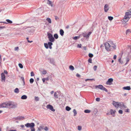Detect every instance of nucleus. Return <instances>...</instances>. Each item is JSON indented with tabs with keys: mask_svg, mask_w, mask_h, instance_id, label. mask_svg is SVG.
Masks as SVG:
<instances>
[{
	"mask_svg": "<svg viewBox=\"0 0 131 131\" xmlns=\"http://www.w3.org/2000/svg\"><path fill=\"white\" fill-rule=\"evenodd\" d=\"M34 74L33 72L32 71L31 72V76H34Z\"/></svg>",
	"mask_w": 131,
	"mask_h": 131,
	"instance_id": "52",
	"label": "nucleus"
},
{
	"mask_svg": "<svg viewBox=\"0 0 131 131\" xmlns=\"http://www.w3.org/2000/svg\"><path fill=\"white\" fill-rule=\"evenodd\" d=\"M88 55L89 57L91 58L93 57V55L91 53H89Z\"/></svg>",
	"mask_w": 131,
	"mask_h": 131,
	"instance_id": "39",
	"label": "nucleus"
},
{
	"mask_svg": "<svg viewBox=\"0 0 131 131\" xmlns=\"http://www.w3.org/2000/svg\"><path fill=\"white\" fill-rule=\"evenodd\" d=\"M43 71L42 72L40 70L39 71H41V72H42V73L43 74H46L47 73V71L46 70H45L44 69H43Z\"/></svg>",
	"mask_w": 131,
	"mask_h": 131,
	"instance_id": "19",
	"label": "nucleus"
},
{
	"mask_svg": "<svg viewBox=\"0 0 131 131\" xmlns=\"http://www.w3.org/2000/svg\"><path fill=\"white\" fill-rule=\"evenodd\" d=\"M53 36L54 38V39L55 38L56 39H57L58 38V34H54V35Z\"/></svg>",
	"mask_w": 131,
	"mask_h": 131,
	"instance_id": "20",
	"label": "nucleus"
},
{
	"mask_svg": "<svg viewBox=\"0 0 131 131\" xmlns=\"http://www.w3.org/2000/svg\"><path fill=\"white\" fill-rule=\"evenodd\" d=\"M46 20L49 23H51V20L50 18H48L46 19Z\"/></svg>",
	"mask_w": 131,
	"mask_h": 131,
	"instance_id": "26",
	"label": "nucleus"
},
{
	"mask_svg": "<svg viewBox=\"0 0 131 131\" xmlns=\"http://www.w3.org/2000/svg\"><path fill=\"white\" fill-rule=\"evenodd\" d=\"M118 112L120 114H122L123 113V111L121 110H120L118 111Z\"/></svg>",
	"mask_w": 131,
	"mask_h": 131,
	"instance_id": "50",
	"label": "nucleus"
},
{
	"mask_svg": "<svg viewBox=\"0 0 131 131\" xmlns=\"http://www.w3.org/2000/svg\"><path fill=\"white\" fill-rule=\"evenodd\" d=\"M66 109L67 111H69L71 110V108L67 106L66 107Z\"/></svg>",
	"mask_w": 131,
	"mask_h": 131,
	"instance_id": "24",
	"label": "nucleus"
},
{
	"mask_svg": "<svg viewBox=\"0 0 131 131\" xmlns=\"http://www.w3.org/2000/svg\"><path fill=\"white\" fill-rule=\"evenodd\" d=\"M69 68L72 71L74 69L73 66L72 65L70 66L69 67Z\"/></svg>",
	"mask_w": 131,
	"mask_h": 131,
	"instance_id": "21",
	"label": "nucleus"
},
{
	"mask_svg": "<svg viewBox=\"0 0 131 131\" xmlns=\"http://www.w3.org/2000/svg\"><path fill=\"white\" fill-rule=\"evenodd\" d=\"M20 127L22 128H24L25 127V126L24 125H20Z\"/></svg>",
	"mask_w": 131,
	"mask_h": 131,
	"instance_id": "64",
	"label": "nucleus"
},
{
	"mask_svg": "<svg viewBox=\"0 0 131 131\" xmlns=\"http://www.w3.org/2000/svg\"><path fill=\"white\" fill-rule=\"evenodd\" d=\"M123 89L124 90H129L131 89L130 86H129L124 87L123 88Z\"/></svg>",
	"mask_w": 131,
	"mask_h": 131,
	"instance_id": "14",
	"label": "nucleus"
},
{
	"mask_svg": "<svg viewBox=\"0 0 131 131\" xmlns=\"http://www.w3.org/2000/svg\"><path fill=\"white\" fill-rule=\"evenodd\" d=\"M130 32V30L129 29H127L126 31V34H127L128 33Z\"/></svg>",
	"mask_w": 131,
	"mask_h": 131,
	"instance_id": "53",
	"label": "nucleus"
},
{
	"mask_svg": "<svg viewBox=\"0 0 131 131\" xmlns=\"http://www.w3.org/2000/svg\"><path fill=\"white\" fill-rule=\"evenodd\" d=\"M50 63L52 64H53L54 63V60L53 59H51L50 60Z\"/></svg>",
	"mask_w": 131,
	"mask_h": 131,
	"instance_id": "45",
	"label": "nucleus"
},
{
	"mask_svg": "<svg viewBox=\"0 0 131 131\" xmlns=\"http://www.w3.org/2000/svg\"><path fill=\"white\" fill-rule=\"evenodd\" d=\"M43 126H40L38 128V130L41 131V129H43Z\"/></svg>",
	"mask_w": 131,
	"mask_h": 131,
	"instance_id": "23",
	"label": "nucleus"
},
{
	"mask_svg": "<svg viewBox=\"0 0 131 131\" xmlns=\"http://www.w3.org/2000/svg\"><path fill=\"white\" fill-rule=\"evenodd\" d=\"M54 96L56 98H58V95L56 92H55L54 94Z\"/></svg>",
	"mask_w": 131,
	"mask_h": 131,
	"instance_id": "36",
	"label": "nucleus"
},
{
	"mask_svg": "<svg viewBox=\"0 0 131 131\" xmlns=\"http://www.w3.org/2000/svg\"><path fill=\"white\" fill-rule=\"evenodd\" d=\"M113 78H109L106 82V84L107 85H111L112 84V82L113 81Z\"/></svg>",
	"mask_w": 131,
	"mask_h": 131,
	"instance_id": "9",
	"label": "nucleus"
},
{
	"mask_svg": "<svg viewBox=\"0 0 131 131\" xmlns=\"http://www.w3.org/2000/svg\"><path fill=\"white\" fill-rule=\"evenodd\" d=\"M59 32L60 35L62 36H63V35L64 32L63 30L62 29H60V30Z\"/></svg>",
	"mask_w": 131,
	"mask_h": 131,
	"instance_id": "15",
	"label": "nucleus"
},
{
	"mask_svg": "<svg viewBox=\"0 0 131 131\" xmlns=\"http://www.w3.org/2000/svg\"><path fill=\"white\" fill-rule=\"evenodd\" d=\"M131 17V15L128 12H126L124 18L122 19V21L123 24H125L129 20Z\"/></svg>",
	"mask_w": 131,
	"mask_h": 131,
	"instance_id": "1",
	"label": "nucleus"
},
{
	"mask_svg": "<svg viewBox=\"0 0 131 131\" xmlns=\"http://www.w3.org/2000/svg\"><path fill=\"white\" fill-rule=\"evenodd\" d=\"M6 20L7 22V24L8 23L11 24L13 22L12 21L9 19H6Z\"/></svg>",
	"mask_w": 131,
	"mask_h": 131,
	"instance_id": "22",
	"label": "nucleus"
},
{
	"mask_svg": "<svg viewBox=\"0 0 131 131\" xmlns=\"http://www.w3.org/2000/svg\"><path fill=\"white\" fill-rule=\"evenodd\" d=\"M36 12L38 14H39L42 12V10L40 9H37L36 10Z\"/></svg>",
	"mask_w": 131,
	"mask_h": 131,
	"instance_id": "16",
	"label": "nucleus"
},
{
	"mask_svg": "<svg viewBox=\"0 0 131 131\" xmlns=\"http://www.w3.org/2000/svg\"><path fill=\"white\" fill-rule=\"evenodd\" d=\"M18 65L19 67L21 69L23 68V66L22 64L19 63L18 64Z\"/></svg>",
	"mask_w": 131,
	"mask_h": 131,
	"instance_id": "40",
	"label": "nucleus"
},
{
	"mask_svg": "<svg viewBox=\"0 0 131 131\" xmlns=\"http://www.w3.org/2000/svg\"><path fill=\"white\" fill-rule=\"evenodd\" d=\"M1 77L2 81L3 82L4 81V82H5V76L4 73H1Z\"/></svg>",
	"mask_w": 131,
	"mask_h": 131,
	"instance_id": "13",
	"label": "nucleus"
},
{
	"mask_svg": "<svg viewBox=\"0 0 131 131\" xmlns=\"http://www.w3.org/2000/svg\"><path fill=\"white\" fill-rule=\"evenodd\" d=\"M47 4L50 5L52 7H53V4H52L51 2L50 1H49L47 2Z\"/></svg>",
	"mask_w": 131,
	"mask_h": 131,
	"instance_id": "18",
	"label": "nucleus"
},
{
	"mask_svg": "<svg viewBox=\"0 0 131 131\" xmlns=\"http://www.w3.org/2000/svg\"><path fill=\"white\" fill-rule=\"evenodd\" d=\"M24 117L22 116H19V120H23L24 119Z\"/></svg>",
	"mask_w": 131,
	"mask_h": 131,
	"instance_id": "27",
	"label": "nucleus"
},
{
	"mask_svg": "<svg viewBox=\"0 0 131 131\" xmlns=\"http://www.w3.org/2000/svg\"><path fill=\"white\" fill-rule=\"evenodd\" d=\"M92 59L91 58H89V59L88 60V62L90 63H92Z\"/></svg>",
	"mask_w": 131,
	"mask_h": 131,
	"instance_id": "46",
	"label": "nucleus"
},
{
	"mask_svg": "<svg viewBox=\"0 0 131 131\" xmlns=\"http://www.w3.org/2000/svg\"><path fill=\"white\" fill-rule=\"evenodd\" d=\"M125 112H129V110L128 109H126L125 110Z\"/></svg>",
	"mask_w": 131,
	"mask_h": 131,
	"instance_id": "60",
	"label": "nucleus"
},
{
	"mask_svg": "<svg viewBox=\"0 0 131 131\" xmlns=\"http://www.w3.org/2000/svg\"><path fill=\"white\" fill-rule=\"evenodd\" d=\"M96 100L97 102H99L100 101V99L99 98H96Z\"/></svg>",
	"mask_w": 131,
	"mask_h": 131,
	"instance_id": "49",
	"label": "nucleus"
},
{
	"mask_svg": "<svg viewBox=\"0 0 131 131\" xmlns=\"http://www.w3.org/2000/svg\"><path fill=\"white\" fill-rule=\"evenodd\" d=\"M73 113H74V116H76L77 114V111L75 109H74L73 111Z\"/></svg>",
	"mask_w": 131,
	"mask_h": 131,
	"instance_id": "31",
	"label": "nucleus"
},
{
	"mask_svg": "<svg viewBox=\"0 0 131 131\" xmlns=\"http://www.w3.org/2000/svg\"><path fill=\"white\" fill-rule=\"evenodd\" d=\"M17 106V104L16 103L12 102H9L8 108H14Z\"/></svg>",
	"mask_w": 131,
	"mask_h": 131,
	"instance_id": "2",
	"label": "nucleus"
},
{
	"mask_svg": "<svg viewBox=\"0 0 131 131\" xmlns=\"http://www.w3.org/2000/svg\"><path fill=\"white\" fill-rule=\"evenodd\" d=\"M43 129L46 131H47L48 130V128L47 126H46L44 128H43Z\"/></svg>",
	"mask_w": 131,
	"mask_h": 131,
	"instance_id": "47",
	"label": "nucleus"
},
{
	"mask_svg": "<svg viewBox=\"0 0 131 131\" xmlns=\"http://www.w3.org/2000/svg\"><path fill=\"white\" fill-rule=\"evenodd\" d=\"M108 18L111 21L113 20V18L112 16H109L108 17Z\"/></svg>",
	"mask_w": 131,
	"mask_h": 131,
	"instance_id": "33",
	"label": "nucleus"
},
{
	"mask_svg": "<svg viewBox=\"0 0 131 131\" xmlns=\"http://www.w3.org/2000/svg\"><path fill=\"white\" fill-rule=\"evenodd\" d=\"M113 45H114V46H112V47H113V48L114 49H116V45H114V44H113Z\"/></svg>",
	"mask_w": 131,
	"mask_h": 131,
	"instance_id": "61",
	"label": "nucleus"
},
{
	"mask_svg": "<svg viewBox=\"0 0 131 131\" xmlns=\"http://www.w3.org/2000/svg\"><path fill=\"white\" fill-rule=\"evenodd\" d=\"M47 35L50 42H53L54 41L55 39L51 34L48 32L47 33Z\"/></svg>",
	"mask_w": 131,
	"mask_h": 131,
	"instance_id": "3",
	"label": "nucleus"
},
{
	"mask_svg": "<svg viewBox=\"0 0 131 131\" xmlns=\"http://www.w3.org/2000/svg\"><path fill=\"white\" fill-rule=\"evenodd\" d=\"M27 98V97L26 95H23L21 96V98L22 99L25 100Z\"/></svg>",
	"mask_w": 131,
	"mask_h": 131,
	"instance_id": "17",
	"label": "nucleus"
},
{
	"mask_svg": "<svg viewBox=\"0 0 131 131\" xmlns=\"http://www.w3.org/2000/svg\"><path fill=\"white\" fill-rule=\"evenodd\" d=\"M128 12L131 15V8L128 10Z\"/></svg>",
	"mask_w": 131,
	"mask_h": 131,
	"instance_id": "54",
	"label": "nucleus"
},
{
	"mask_svg": "<svg viewBox=\"0 0 131 131\" xmlns=\"http://www.w3.org/2000/svg\"><path fill=\"white\" fill-rule=\"evenodd\" d=\"M80 38V37H78V36H75L73 37V39L74 40H77L78 39Z\"/></svg>",
	"mask_w": 131,
	"mask_h": 131,
	"instance_id": "37",
	"label": "nucleus"
},
{
	"mask_svg": "<svg viewBox=\"0 0 131 131\" xmlns=\"http://www.w3.org/2000/svg\"><path fill=\"white\" fill-rule=\"evenodd\" d=\"M104 45L105 47V49L107 50L108 51H110L111 50V47L110 46L108 43L107 42H105L104 43Z\"/></svg>",
	"mask_w": 131,
	"mask_h": 131,
	"instance_id": "5",
	"label": "nucleus"
},
{
	"mask_svg": "<svg viewBox=\"0 0 131 131\" xmlns=\"http://www.w3.org/2000/svg\"><path fill=\"white\" fill-rule=\"evenodd\" d=\"M82 46V45L81 44H78L77 45V47L79 48H81Z\"/></svg>",
	"mask_w": 131,
	"mask_h": 131,
	"instance_id": "48",
	"label": "nucleus"
},
{
	"mask_svg": "<svg viewBox=\"0 0 131 131\" xmlns=\"http://www.w3.org/2000/svg\"><path fill=\"white\" fill-rule=\"evenodd\" d=\"M52 42H48V46H49V47L50 46H51L53 45V43Z\"/></svg>",
	"mask_w": 131,
	"mask_h": 131,
	"instance_id": "42",
	"label": "nucleus"
},
{
	"mask_svg": "<svg viewBox=\"0 0 131 131\" xmlns=\"http://www.w3.org/2000/svg\"><path fill=\"white\" fill-rule=\"evenodd\" d=\"M76 75L77 76V77H81V75L79 74H78V73H77L76 74Z\"/></svg>",
	"mask_w": 131,
	"mask_h": 131,
	"instance_id": "57",
	"label": "nucleus"
},
{
	"mask_svg": "<svg viewBox=\"0 0 131 131\" xmlns=\"http://www.w3.org/2000/svg\"><path fill=\"white\" fill-rule=\"evenodd\" d=\"M92 33V32L91 31L89 32L88 34L86 33V32L85 33H82V36L84 37H86L87 38H88L90 35Z\"/></svg>",
	"mask_w": 131,
	"mask_h": 131,
	"instance_id": "8",
	"label": "nucleus"
},
{
	"mask_svg": "<svg viewBox=\"0 0 131 131\" xmlns=\"http://www.w3.org/2000/svg\"><path fill=\"white\" fill-rule=\"evenodd\" d=\"M19 91V90L18 88H16L14 90V92L15 93H18Z\"/></svg>",
	"mask_w": 131,
	"mask_h": 131,
	"instance_id": "25",
	"label": "nucleus"
},
{
	"mask_svg": "<svg viewBox=\"0 0 131 131\" xmlns=\"http://www.w3.org/2000/svg\"><path fill=\"white\" fill-rule=\"evenodd\" d=\"M91 111L89 110H86L84 111V112L85 113H89Z\"/></svg>",
	"mask_w": 131,
	"mask_h": 131,
	"instance_id": "28",
	"label": "nucleus"
},
{
	"mask_svg": "<svg viewBox=\"0 0 131 131\" xmlns=\"http://www.w3.org/2000/svg\"><path fill=\"white\" fill-rule=\"evenodd\" d=\"M82 129V127L81 126H78V129L79 130H81Z\"/></svg>",
	"mask_w": 131,
	"mask_h": 131,
	"instance_id": "43",
	"label": "nucleus"
},
{
	"mask_svg": "<svg viewBox=\"0 0 131 131\" xmlns=\"http://www.w3.org/2000/svg\"><path fill=\"white\" fill-rule=\"evenodd\" d=\"M118 61L120 62V63H121L122 64L123 63V61H122V62H121V58H119L118 60Z\"/></svg>",
	"mask_w": 131,
	"mask_h": 131,
	"instance_id": "51",
	"label": "nucleus"
},
{
	"mask_svg": "<svg viewBox=\"0 0 131 131\" xmlns=\"http://www.w3.org/2000/svg\"><path fill=\"white\" fill-rule=\"evenodd\" d=\"M121 103L118 102H116L113 101L112 104L116 107L118 108L119 106H120Z\"/></svg>",
	"mask_w": 131,
	"mask_h": 131,
	"instance_id": "7",
	"label": "nucleus"
},
{
	"mask_svg": "<svg viewBox=\"0 0 131 131\" xmlns=\"http://www.w3.org/2000/svg\"><path fill=\"white\" fill-rule=\"evenodd\" d=\"M35 100L36 101H38L39 100V98L37 96H35Z\"/></svg>",
	"mask_w": 131,
	"mask_h": 131,
	"instance_id": "35",
	"label": "nucleus"
},
{
	"mask_svg": "<svg viewBox=\"0 0 131 131\" xmlns=\"http://www.w3.org/2000/svg\"><path fill=\"white\" fill-rule=\"evenodd\" d=\"M46 107L53 112H54L55 111V110L54 109L53 106L50 104L47 105V106Z\"/></svg>",
	"mask_w": 131,
	"mask_h": 131,
	"instance_id": "11",
	"label": "nucleus"
},
{
	"mask_svg": "<svg viewBox=\"0 0 131 131\" xmlns=\"http://www.w3.org/2000/svg\"><path fill=\"white\" fill-rule=\"evenodd\" d=\"M4 74H7V73H8V72H7L6 71V70H4Z\"/></svg>",
	"mask_w": 131,
	"mask_h": 131,
	"instance_id": "58",
	"label": "nucleus"
},
{
	"mask_svg": "<svg viewBox=\"0 0 131 131\" xmlns=\"http://www.w3.org/2000/svg\"><path fill=\"white\" fill-rule=\"evenodd\" d=\"M109 8L108 5L106 4L104 6V10L105 12H107L109 10Z\"/></svg>",
	"mask_w": 131,
	"mask_h": 131,
	"instance_id": "12",
	"label": "nucleus"
},
{
	"mask_svg": "<svg viewBox=\"0 0 131 131\" xmlns=\"http://www.w3.org/2000/svg\"><path fill=\"white\" fill-rule=\"evenodd\" d=\"M14 118L16 120H19V116H18L16 117H15Z\"/></svg>",
	"mask_w": 131,
	"mask_h": 131,
	"instance_id": "63",
	"label": "nucleus"
},
{
	"mask_svg": "<svg viewBox=\"0 0 131 131\" xmlns=\"http://www.w3.org/2000/svg\"><path fill=\"white\" fill-rule=\"evenodd\" d=\"M6 27L5 26H0V29H3L4 28H5Z\"/></svg>",
	"mask_w": 131,
	"mask_h": 131,
	"instance_id": "56",
	"label": "nucleus"
},
{
	"mask_svg": "<svg viewBox=\"0 0 131 131\" xmlns=\"http://www.w3.org/2000/svg\"><path fill=\"white\" fill-rule=\"evenodd\" d=\"M126 63L125 65L127 64L128 62L129 61V59L128 57H127L126 58Z\"/></svg>",
	"mask_w": 131,
	"mask_h": 131,
	"instance_id": "41",
	"label": "nucleus"
},
{
	"mask_svg": "<svg viewBox=\"0 0 131 131\" xmlns=\"http://www.w3.org/2000/svg\"><path fill=\"white\" fill-rule=\"evenodd\" d=\"M59 19V18L57 16H55V19L56 20H57Z\"/></svg>",
	"mask_w": 131,
	"mask_h": 131,
	"instance_id": "59",
	"label": "nucleus"
},
{
	"mask_svg": "<svg viewBox=\"0 0 131 131\" xmlns=\"http://www.w3.org/2000/svg\"><path fill=\"white\" fill-rule=\"evenodd\" d=\"M31 131H35V129L33 127L30 128Z\"/></svg>",
	"mask_w": 131,
	"mask_h": 131,
	"instance_id": "55",
	"label": "nucleus"
},
{
	"mask_svg": "<svg viewBox=\"0 0 131 131\" xmlns=\"http://www.w3.org/2000/svg\"><path fill=\"white\" fill-rule=\"evenodd\" d=\"M21 79L23 82V85H24L25 84V82L24 78L23 77H21Z\"/></svg>",
	"mask_w": 131,
	"mask_h": 131,
	"instance_id": "38",
	"label": "nucleus"
},
{
	"mask_svg": "<svg viewBox=\"0 0 131 131\" xmlns=\"http://www.w3.org/2000/svg\"><path fill=\"white\" fill-rule=\"evenodd\" d=\"M95 88H98L99 89L101 90L104 91L106 92H108L107 90L101 85H96L95 86Z\"/></svg>",
	"mask_w": 131,
	"mask_h": 131,
	"instance_id": "4",
	"label": "nucleus"
},
{
	"mask_svg": "<svg viewBox=\"0 0 131 131\" xmlns=\"http://www.w3.org/2000/svg\"><path fill=\"white\" fill-rule=\"evenodd\" d=\"M97 66H95L93 67V69L94 71H95L96 70Z\"/></svg>",
	"mask_w": 131,
	"mask_h": 131,
	"instance_id": "44",
	"label": "nucleus"
},
{
	"mask_svg": "<svg viewBox=\"0 0 131 131\" xmlns=\"http://www.w3.org/2000/svg\"><path fill=\"white\" fill-rule=\"evenodd\" d=\"M44 46L45 48L46 49H48L49 48L48 43H45L44 44Z\"/></svg>",
	"mask_w": 131,
	"mask_h": 131,
	"instance_id": "29",
	"label": "nucleus"
},
{
	"mask_svg": "<svg viewBox=\"0 0 131 131\" xmlns=\"http://www.w3.org/2000/svg\"><path fill=\"white\" fill-rule=\"evenodd\" d=\"M8 103L9 102H5L3 103H2V107H7L8 108Z\"/></svg>",
	"mask_w": 131,
	"mask_h": 131,
	"instance_id": "10",
	"label": "nucleus"
},
{
	"mask_svg": "<svg viewBox=\"0 0 131 131\" xmlns=\"http://www.w3.org/2000/svg\"><path fill=\"white\" fill-rule=\"evenodd\" d=\"M116 112L115 111H114L112 109L110 110V113L111 115H113L115 113V112Z\"/></svg>",
	"mask_w": 131,
	"mask_h": 131,
	"instance_id": "30",
	"label": "nucleus"
},
{
	"mask_svg": "<svg viewBox=\"0 0 131 131\" xmlns=\"http://www.w3.org/2000/svg\"><path fill=\"white\" fill-rule=\"evenodd\" d=\"M120 106H121L122 107H123L125 108H126L127 107L126 106H125L123 104V103L122 102V104H120Z\"/></svg>",
	"mask_w": 131,
	"mask_h": 131,
	"instance_id": "34",
	"label": "nucleus"
},
{
	"mask_svg": "<svg viewBox=\"0 0 131 131\" xmlns=\"http://www.w3.org/2000/svg\"><path fill=\"white\" fill-rule=\"evenodd\" d=\"M29 81L30 83L32 84L34 81V79L33 78H31L30 79Z\"/></svg>",
	"mask_w": 131,
	"mask_h": 131,
	"instance_id": "32",
	"label": "nucleus"
},
{
	"mask_svg": "<svg viewBox=\"0 0 131 131\" xmlns=\"http://www.w3.org/2000/svg\"><path fill=\"white\" fill-rule=\"evenodd\" d=\"M18 47H16L15 48L14 50L15 51H16L17 50H18Z\"/></svg>",
	"mask_w": 131,
	"mask_h": 131,
	"instance_id": "62",
	"label": "nucleus"
},
{
	"mask_svg": "<svg viewBox=\"0 0 131 131\" xmlns=\"http://www.w3.org/2000/svg\"><path fill=\"white\" fill-rule=\"evenodd\" d=\"M35 125L34 123H27L25 124V126L27 127H30V128L33 127Z\"/></svg>",
	"mask_w": 131,
	"mask_h": 131,
	"instance_id": "6",
	"label": "nucleus"
}]
</instances>
